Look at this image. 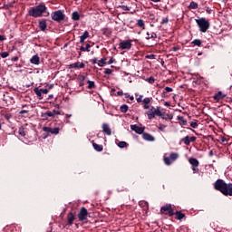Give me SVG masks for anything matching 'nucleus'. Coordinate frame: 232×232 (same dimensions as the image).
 <instances>
[{"label":"nucleus","mask_w":232,"mask_h":232,"mask_svg":"<svg viewBox=\"0 0 232 232\" xmlns=\"http://www.w3.org/2000/svg\"><path fill=\"white\" fill-rule=\"evenodd\" d=\"M90 48H92V45H90V44H86V47L81 46L80 50L81 52H90Z\"/></svg>","instance_id":"nucleus-31"},{"label":"nucleus","mask_w":232,"mask_h":232,"mask_svg":"<svg viewBox=\"0 0 232 232\" xmlns=\"http://www.w3.org/2000/svg\"><path fill=\"white\" fill-rule=\"evenodd\" d=\"M11 61L13 63H17V61H19V57L18 56H14V57L11 58Z\"/></svg>","instance_id":"nucleus-52"},{"label":"nucleus","mask_w":232,"mask_h":232,"mask_svg":"<svg viewBox=\"0 0 232 232\" xmlns=\"http://www.w3.org/2000/svg\"><path fill=\"white\" fill-rule=\"evenodd\" d=\"M117 95L118 97H122V95H124V92H122V91H119L117 92Z\"/></svg>","instance_id":"nucleus-56"},{"label":"nucleus","mask_w":232,"mask_h":232,"mask_svg":"<svg viewBox=\"0 0 232 232\" xmlns=\"http://www.w3.org/2000/svg\"><path fill=\"white\" fill-rule=\"evenodd\" d=\"M192 44H194V46H202V41L195 39L192 41Z\"/></svg>","instance_id":"nucleus-36"},{"label":"nucleus","mask_w":232,"mask_h":232,"mask_svg":"<svg viewBox=\"0 0 232 232\" xmlns=\"http://www.w3.org/2000/svg\"><path fill=\"white\" fill-rule=\"evenodd\" d=\"M174 215L176 216L177 220H182L186 218V214L182 213V211H176L174 212Z\"/></svg>","instance_id":"nucleus-22"},{"label":"nucleus","mask_w":232,"mask_h":232,"mask_svg":"<svg viewBox=\"0 0 232 232\" xmlns=\"http://www.w3.org/2000/svg\"><path fill=\"white\" fill-rule=\"evenodd\" d=\"M145 81L149 82V84H155V78L153 76L146 78Z\"/></svg>","instance_id":"nucleus-37"},{"label":"nucleus","mask_w":232,"mask_h":232,"mask_svg":"<svg viewBox=\"0 0 232 232\" xmlns=\"http://www.w3.org/2000/svg\"><path fill=\"white\" fill-rule=\"evenodd\" d=\"M196 140H197V137H195V136H192V137L186 136L185 138H183L181 140V142H184V144L186 146H189V144H191V142H195Z\"/></svg>","instance_id":"nucleus-12"},{"label":"nucleus","mask_w":232,"mask_h":232,"mask_svg":"<svg viewBox=\"0 0 232 232\" xmlns=\"http://www.w3.org/2000/svg\"><path fill=\"white\" fill-rule=\"evenodd\" d=\"M131 43H133V40L131 39L120 42L119 44L120 50H131V47L133 46Z\"/></svg>","instance_id":"nucleus-8"},{"label":"nucleus","mask_w":232,"mask_h":232,"mask_svg":"<svg viewBox=\"0 0 232 232\" xmlns=\"http://www.w3.org/2000/svg\"><path fill=\"white\" fill-rule=\"evenodd\" d=\"M120 111H121V113H127L128 112V105L123 104L120 107Z\"/></svg>","instance_id":"nucleus-35"},{"label":"nucleus","mask_w":232,"mask_h":232,"mask_svg":"<svg viewBox=\"0 0 232 232\" xmlns=\"http://www.w3.org/2000/svg\"><path fill=\"white\" fill-rule=\"evenodd\" d=\"M206 12H207V14H211L212 10H211V8L207 7Z\"/></svg>","instance_id":"nucleus-59"},{"label":"nucleus","mask_w":232,"mask_h":232,"mask_svg":"<svg viewBox=\"0 0 232 232\" xmlns=\"http://www.w3.org/2000/svg\"><path fill=\"white\" fill-rule=\"evenodd\" d=\"M102 128L105 135H111V129L110 128V125H108V123H103Z\"/></svg>","instance_id":"nucleus-19"},{"label":"nucleus","mask_w":232,"mask_h":232,"mask_svg":"<svg viewBox=\"0 0 232 232\" xmlns=\"http://www.w3.org/2000/svg\"><path fill=\"white\" fill-rule=\"evenodd\" d=\"M79 86H81V87L84 86V82H80Z\"/></svg>","instance_id":"nucleus-63"},{"label":"nucleus","mask_w":232,"mask_h":232,"mask_svg":"<svg viewBox=\"0 0 232 232\" xmlns=\"http://www.w3.org/2000/svg\"><path fill=\"white\" fill-rule=\"evenodd\" d=\"M165 115L164 109H161L160 107L155 108L151 106L147 111V116L150 121L155 119V117H165Z\"/></svg>","instance_id":"nucleus-3"},{"label":"nucleus","mask_w":232,"mask_h":232,"mask_svg":"<svg viewBox=\"0 0 232 232\" xmlns=\"http://www.w3.org/2000/svg\"><path fill=\"white\" fill-rule=\"evenodd\" d=\"M156 38H157V34H155V33H150V32H148V33L146 34V39H147L148 41H150V39H153V41H155Z\"/></svg>","instance_id":"nucleus-26"},{"label":"nucleus","mask_w":232,"mask_h":232,"mask_svg":"<svg viewBox=\"0 0 232 232\" xmlns=\"http://www.w3.org/2000/svg\"><path fill=\"white\" fill-rule=\"evenodd\" d=\"M38 27L42 32H46V28H48V24L46 23V19H41L38 21Z\"/></svg>","instance_id":"nucleus-15"},{"label":"nucleus","mask_w":232,"mask_h":232,"mask_svg":"<svg viewBox=\"0 0 232 232\" xmlns=\"http://www.w3.org/2000/svg\"><path fill=\"white\" fill-rule=\"evenodd\" d=\"M177 119L178 121H179V122H181V124H183V126H186V124H188V121H186V119H184L182 116H178Z\"/></svg>","instance_id":"nucleus-33"},{"label":"nucleus","mask_w":232,"mask_h":232,"mask_svg":"<svg viewBox=\"0 0 232 232\" xmlns=\"http://www.w3.org/2000/svg\"><path fill=\"white\" fill-rule=\"evenodd\" d=\"M43 131L46 133H51L52 135H59V128H52V127H43Z\"/></svg>","instance_id":"nucleus-11"},{"label":"nucleus","mask_w":232,"mask_h":232,"mask_svg":"<svg viewBox=\"0 0 232 232\" xmlns=\"http://www.w3.org/2000/svg\"><path fill=\"white\" fill-rule=\"evenodd\" d=\"M190 128H198V123H197V121H191L190 122Z\"/></svg>","instance_id":"nucleus-44"},{"label":"nucleus","mask_w":232,"mask_h":232,"mask_svg":"<svg viewBox=\"0 0 232 232\" xmlns=\"http://www.w3.org/2000/svg\"><path fill=\"white\" fill-rule=\"evenodd\" d=\"M164 106H171V104L169 103V102H165V103H164Z\"/></svg>","instance_id":"nucleus-62"},{"label":"nucleus","mask_w":232,"mask_h":232,"mask_svg":"<svg viewBox=\"0 0 232 232\" xmlns=\"http://www.w3.org/2000/svg\"><path fill=\"white\" fill-rule=\"evenodd\" d=\"M78 80H79L80 82H84V81H86V76H84V75H80V76L78 77Z\"/></svg>","instance_id":"nucleus-48"},{"label":"nucleus","mask_w":232,"mask_h":232,"mask_svg":"<svg viewBox=\"0 0 232 232\" xmlns=\"http://www.w3.org/2000/svg\"><path fill=\"white\" fill-rule=\"evenodd\" d=\"M126 190V188H118V191L119 192H121V191H125Z\"/></svg>","instance_id":"nucleus-60"},{"label":"nucleus","mask_w":232,"mask_h":232,"mask_svg":"<svg viewBox=\"0 0 232 232\" xmlns=\"http://www.w3.org/2000/svg\"><path fill=\"white\" fill-rule=\"evenodd\" d=\"M92 64H98L99 63V60H97V58H93L92 60Z\"/></svg>","instance_id":"nucleus-54"},{"label":"nucleus","mask_w":232,"mask_h":232,"mask_svg":"<svg viewBox=\"0 0 232 232\" xmlns=\"http://www.w3.org/2000/svg\"><path fill=\"white\" fill-rule=\"evenodd\" d=\"M92 146L96 151H102V150H104V147L102 145H99L94 141H92Z\"/></svg>","instance_id":"nucleus-29"},{"label":"nucleus","mask_w":232,"mask_h":232,"mask_svg":"<svg viewBox=\"0 0 232 232\" xmlns=\"http://www.w3.org/2000/svg\"><path fill=\"white\" fill-rule=\"evenodd\" d=\"M145 59H155V54H149L145 56Z\"/></svg>","instance_id":"nucleus-53"},{"label":"nucleus","mask_w":232,"mask_h":232,"mask_svg":"<svg viewBox=\"0 0 232 232\" xmlns=\"http://www.w3.org/2000/svg\"><path fill=\"white\" fill-rule=\"evenodd\" d=\"M84 66H86L84 64V63H81V62H76L74 63H72L69 65V68L72 69V68H74L76 70H79V68H84Z\"/></svg>","instance_id":"nucleus-16"},{"label":"nucleus","mask_w":232,"mask_h":232,"mask_svg":"<svg viewBox=\"0 0 232 232\" xmlns=\"http://www.w3.org/2000/svg\"><path fill=\"white\" fill-rule=\"evenodd\" d=\"M90 37V33L85 31L82 36H80V43L81 44H84V41Z\"/></svg>","instance_id":"nucleus-21"},{"label":"nucleus","mask_w":232,"mask_h":232,"mask_svg":"<svg viewBox=\"0 0 232 232\" xmlns=\"http://www.w3.org/2000/svg\"><path fill=\"white\" fill-rule=\"evenodd\" d=\"M31 64H39L41 63V58L38 55H34L30 60Z\"/></svg>","instance_id":"nucleus-23"},{"label":"nucleus","mask_w":232,"mask_h":232,"mask_svg":"<svg viewBox=\"0 0 232 232\" xmlns=\"http://www.w3.org/2000/svg\"><path fill=\"white\" fill-rule=\"evenodd\" d=\"M196 23L200 30V32H202L203 34H206V32H208V30H209V21L206 20V18L202 17L199 19H196Z\"/></svg>","instance_id":"nucleus-4"},{"label":"nucleus","mask_w":232,"mask_h":232,"mask_svg":"<svg viewBox=\"0 0 232 232\" xmlns=\"http://www.w3.org/2000/svg\"><path fill=\"white\" fill-rule=\"evenodd\" d=\"M19 113L20 115H24V113H28V111L22 110Z\"/></svg>","instance_id":"nucleus-58"},{"label":"nucleus","mask_w":232,"mask_h":232,"mask_svg":"<svg viewBox=\"0 0 232 232\" xmlns=\"http://www.w3.org/2000/svg\"><path fill=\"white\" fill-rule=\"evenodd\" d=\"M119 148H128V143L126 141L118 142Z\"/></svg>","instance_id":"nucleus-40"},{"label":"nucleus","mask_w":232,"mask_h":232,"mask_svg":"<svg viewBox=\"0 0 232 232\" xmlns=\"http://www.w3.org/2000/svg\"><path fill=\"white\" fill-rule=\"evenodd\" d=\"M165 92H163V93H169L171 92H173V88L171 87H165Z\"/></svg>","instance_id":"nucleus-46"},{"label":"nucleus","mask_w":232,"mask_h":232,"mask_svg":"<svg viewBox=\"0 0 232 232\" xmlns=\"http://www.w3.org/2000/svg\"><path fill=\"white\" fill-rule=\"evenodd\" d=\"M160 213L169 215V217H173V215H175V211L173 210L171 204H166L165 206L161 207Z\"/></svg>","instance_id":"nucleus-7"},{"label":"nucleus","mask_w":232,"mask_h":232,"mask_svg":"<svg viewBox=\"0 0 232 232\" xmlns=\"http://www.w3.org/2000/svg\"><path fill=\"white\" fill-rule=\"evenodd\" d=\"M135 97H138V98L136 99L138 104H140V102H143V100H142V99H144V96H143V95H139V93H135Z\"/></svg>","instance_id":"nucleus-34"},{"label":"nucleus","mask_w":232,"mask_h":232,"mask_svg":"<svg viewBox=\"0 0 232 232\" xmlns=\"http://www.w3.org/2000/svg\"><path fill=\"white\" fill-rule=\"evenodd\" d=\"M40 92H42V94L46 95L49 92L48 89H40Z\"/></svg>","instance_id":"nucleus-50"},{"label":"nucleus","mask_w":232,"mask_h":232,"mask_svg":"<svg viewBox=\"0 0 232 232\" xmlns=\"http://www.w3.org/2000/svg\"><path fill=\"white\" fill-rule=\"evenodd\" d=\"M188 8V10H197L198 8V4L195 1H191Z\"/></svg>","instance_id":"nucleus-25"},{"label":"nucleus","mask_w":232,"mask_h":232,"mask_svg":"<svg viewBox=\"0 0 232 232\" xmlns=\"http://www.w3.org/2000/svg\"><path fill=\"white\" fill-rule=\"evenodd\" d=\"M5 119L6 121H10V119H12V114H10V113L5 114Z\"/></svg>","instance_id":"nucleus-49"},{"label":"nucleus","mask_w":232,"mask_h":232,"mask_svg":"<svg viewBox=\"0 0 232 232\" xmlns=\"http://www.w3.org/2000/svg\"><path fill=\"white\" fill-rule=\"evenodd\" d=\"M137 26H139L140 28H144V26H145L144 20L139 19L137 22Z\"/></svg>","instance_id":"nucleus-38"},{"label":"nucleus","mask_w":232,"mask_h":232,"mask_svg":"<svg viewBox=\"0 0 232 232\" xmlns=\"http://www.w3.org/2000/svg\"><path fill=\"white\" fill-rule=\"evenodd\" d=\"M130 130L138 133V135H142L144 133V127H140L137 124L130 125Z\"/></svg>","instance_id":"nucleus-13"},{"label":"nucleus","mask_w":232,"mask_h":232,"mask_svg":"<svg viewBox=\"0 0 232 232\" xmlns=\"http://www.w3.org/2000/svg\"><path fill=\"white\" fill-rule=\"evenodd\" d=\"M18 133L21 137H26V132L24 131V127H20L18 130Z\"/></svg>","instance_id":"nucleus-32"},{"label":"nucleus","mask_w":232,"mask_h":232,"mask_svg":"<svg viewBox=\"0 0 232 232\" xmlns=\"http://www.w3.org/2000/svg\"><path fill=\"white\" fill-rule=\"evenodd\" d=\"M1 41H6V36L0 34V42Z\"/></svg>","instance_id":"nucleus-57"},{"label":"nucleus","mask_w":232,"mask_h":232,"mask_svg":"<svg viewBox=\"0 0 232 232\" xmlns=\"http://www.w3.org/2000/svg\"><path fill=\"white\" fill-rule=\"evenodd\" d=\"M113 73V70H111V69H105L104 70V74L105 75H111Z\"/></svg>","instance_id":"nucleus-43"},{"label":"nucleus","mask_w":232,"mask_h":232,"mask_svg":"<svg viewBox=\"0 0 232 232\" xmlns=\"http://www.w3.org/2000/svg\"><path fill=\"white\" fill-rule=\"evenodd\" d=\"M113 63H115V59L113 57H111L107 64H113Z\"/></svg>","instance_id":"nucleus-51"},{"label":"nucleus","mask_w":232,"mask_h":232,"mask_svg":"<svg viewBox=\"0 0 232 232\" xmlns=\"http://www.w3.org/2000/svg\"><path fill=\"white\" fill-rule=\"evenodd\" d=\"M142 139H144V140H148L149 142H153L155 140V137L148 132L142 133Z\"/></svg>","instance_id":"nucleus-18"},{"label":"nucleus","mask_w":232,"mask_h":232,"mask_svg":"<svg viewBox=\"0 0 232 232\" xmlns=\"http://www.w3.org/2000/svg\"><path fill=\"white\" fill-rule=\"evenodd\" d=\"M172 51L173 52H178L179 51V47H172Z\"/></svg>","instance_id":"nucleus-61"},{"label":"nucleus","mask_w":232,"mask_h":232,"mask_svg":"<svg viewBox=\"0 0 232 232\" xmlns=\"http://www.w3.org/2000/svg\"><path fill=\"white\" fill-rule=\"evenodd\" d=\"M166 128H167V125H164L162 123H160L158 125V130H160V131H165Z\"/></svg>","instance_id":"nucleus-41"},{"label":"nucleus","mask_w":232,"mask_h":232,"mask_svg":"<svg viewBox=\"0 0 232 232\" xmlns=\"http://www.w3.org/2000/svg\"><path fill=\"white\" fill-rule=\"evenodd\" d=\"M188 162L191 165V169L194 174L200 173V169L198 166H200V162L196 158H189Z\"/></svg>","instance_id":"nucleus-6"},{"label":"nucleus","mask_w":232,"mask_h":232,"mask_svg":"<svg viewBox=\"0 0 232 232\" xmlns=\"http://www.w3.org/2000/svg\"><path fill=\"white\" fill-rule=\"evenodd\" d=\"M118 8H121V10H124L125 12H130L131 10V7L127 5H119Z\"/></svg>","instance_id":"nucleus-39"},{"label":"nucleus","mask_w":232,"mask_h":232,"mask_svg":"<svg viewBox=\"0 0 232 232\" xmlns=\"http://www.w3.org/2000/svg\"><path fill=\"white\" fill-rule=\"evenodd\" d=\"M106 61H108V58L102 57L101 60L98 61V66H100L101 68H102V66H106V64H108Z\"/></svg>","instance_id":"nucleus-24"},{"label":"nucleus","mask_w":232,"mask_h":232,"mask_svg":"<svg viewBox=\"0 0 232 232\" xmlns=\"http://www.w3.org/2000/svg\"><path fill=\"white\" fill-rule=\"evenodd\" d=\"M34 93H35V95H37V97H38V99L41 101V100H43V92L40 91V89L38 88V87H35L34 89Z\"/></svg>","instance_id":"nucleus-28"},{"label":"nucleus","mask_w":232,"mask_h":232,"mask_svg":"<svg viewBox=\"0 0 232 232\" xmlns=\"http://www.w3.org/2000/svg\"><path fill=\"white\" fill-rule=\"evenodd\" d=\"M87 84H88V90H93V88H95V82L93 81H87Z\"/></svg>","instance_id":"nucleus-30"},{"label":"nucleus","mask_w":232,"mask_h":232,"mask_svg":"<svg viewBox=\"0 0 232 232\" xmlns=\"http://www.w3.org/2000/svg\"><path fill=\"white\" fill-rule=\"evenodd\" d=\"M44 115H46L47 117H55V114H53V112L47 111Z\"/></svg>","instance_id":"nucleus-47"},{"label":"nucleus","mask_w":232,"mask_h":232,"mask_svg":"<svg viewBox=\"0 0 232 232\" xmlns=\"http://www.w3.org/2000/svg\"><path fill=\"white\" fill-rule=\"evenodd\" d=\"M151 101H153V98L147 97L143 99L142 106L143 110H150V105L151 104Z\"/></svg>","instance_id":"nucleus-14"},{"label":"nucleus","mask_w":232,"mask_h":232,"mask_svg":"<svg viewBox=\"0 0 232 232\" xmlns=\"http://www.w3.org/2000/svg\"><path fill=\"white\" fill-rule=\"evenodd\" d=\"M77 217L80 222H84V220H88V209L82 207V208H80Z\"/></svg>","instance_id":"nucleus-9"},{"label":"nucleus","mask_w":232,"mask_h":232,"mask_svg":"<svg viewBox=\"0 0 232 232\" xmlns=\"http://www.w3.org/2000/svg\"><path fill=\"white\" fill-rule=\"evenodd\" d=\"M9 55H10L9 52L0 53V56L2 57V59H6V57H8Z\"/></svg>","instance_id":"nucleus-42"},{"label":"nucleus","mask_w":232,"mask_h":232,"mask_svg":"<svg viewBox=\"0 0 232 232\" xmlns=\"http://www.w3.org/2000/svg\"><path fill=\"white\" fill-rule=\"evenodd\" d=\"M168 23H169V18L166 17L162 19L160 24H168Z\"/></svg>","instance_id":"nucleus-45"},{"label":"nucleus","mask_w":232,"mask_h":232,"mask_svg":"<svg viewBox=\"0 0 232 232\" xmlns=\"http://www.w3.org/2000/svg\"><path fill=\"white\" fill-rule=\"evenodd\" d=\"M130 101H135V98L133 96L129 97Z\"/></svg>","instance_id":"nucleus-64"},{"label":"nucleus","mask_w":232,"mask_h":232,"mask_svg":"<svg viewBox=\"0 0 232 232\" xmlns=\"http://www.w3.org/2000/svg\"><path fill=\"white\" fill-rule=\"evenodd\" d=\"M72 21H79L81 19V14H79V12L77 11L72 12Z\"/></svg>","instance_id":"nucleus-27"},{"label":"nucleus","mask_w":232,"mask_h":232,"mask_svg":"<svg viewBox=\"0 0 232 232\" xmlns=\"http://www.w3.org/2000/svg\"><path fill=\"white\" fill-rule=\"evenodd\" d=\"M214 188L225 197H232V183H226L223 179H218L214 183Z\"/></svg>","instance_id":"nucleus-1"},{"label":"nucleus","mask_w":232,"mask_h":232,"mask_svg":"<svg viewBox=\"0 0 232 232\" xmlns=\"http://www.w3.org/2000/svg\"><path fill=\"white\" fill-rule=\"evenodd\" d=\"M177 159H179V154L171 152L169 157H164V162L167 166H170L171 162H175Z\"/></svg>","instance_id":"nucleus-10"},{"label":"nucleus","mask_w":232,"mask_h":232,"mask_svg":"<svg viewBox=\"0 0 232 232\" xmlns=\"http://www.w3.org/2000/svg\"><path fill=\"white\" fill-rule=\"evenodd\" d=\"M226 97V94L222 93V92H218V93H216L214 96H213V99L214 101H216L217 102L222 101V99H225Z\"/></svg>","instance_id":"nucleus-17"},{"label":"nucleus","mask_w":232,"mask_h":232,"mask_svg":"<svg viewBox=\"0 0 232 232\" xmlns=\"http://www.w3.org/2000/svg\"><path fill=\"white\" fill-rule=\"evenodd\" d=\"M53 114H54L55 117V115H61V111L53 110Z\"/></svg>","instance_id":"nucleus-55"},{"label":"nucleus","mask_w":232,"mask_h":232,"mask_svg":"<svg viewBox=\"0 0 232 232\" xmlns=\"http://www.w3.org/2000/svg\"><path fill=\"white\" fill-rule=\"evenodd\" d=\"M44 14L50 15V13H48V7H46L44 3H40L38 5L31 7L28 10V15L34 18L43 17Z\"/></svg>","instance_id":"nucleus-2"},{"label":"nucleus","mask_w":232,"mask_h":232,"mask_svg":"<svg viewBox=\"0 0 232 232\" xmlns=\"http://www.w3.org/2000/svg\"><path fill=\"white\" fill-rule=\"evenodd\" d=\"M51 17L53 21H56V23H61V21H64L66 15L63 14L62 10L54 11L51 14Z\"/></svg>","instance_id":"nucleus-5"},{"label":"nucleus","mask_w":232,"mask_h":232,"mask_svg":"<svg viewBox=\"0 0 232 232\" xmlns=\"http://www.w3.org/2000/svg\"><path fill=\"white\" fill-rule=\"evenodd\" d=\"M73 220H75V216L71 212L67 215V224L72 226L73 224Z\"/></svg>","instance_id":"nucleus-20"}]
</instances>
